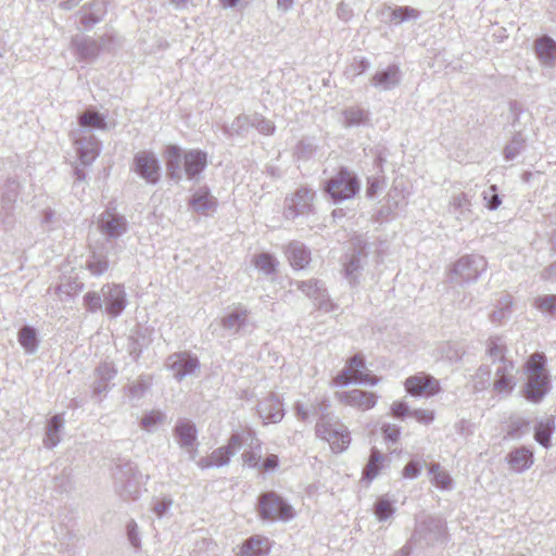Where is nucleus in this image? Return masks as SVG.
I'll list each match as a JSON object with an SVG mask.
<instances>
[{
    "instance_id": "nucleus-1",
    "label": "nucleus",
    "mask_w": 556,
    "mask_h": 556,
    "mask_svg": "<svg viewBox=\"0 0 556 556\" xmlns=\"http://www.w3.org/2000/svg\"><path fill=\"white\" fill-rule=\"evenodd\" d=\"M166 175L168 179L179 182L182 170L186 178L199 182L208 165L207 153L201 149L182 151L178 144H168L164 151Z\"/></svg>"
},
{
    "instance_id": "nucleus-2",
    "label": "nucleus",
    "mask_w": 556,
    "mask_h": 556,
    "mask_svg": "<svg viewBox=\"0 0 556 556\" xmlns=\"http://www.w3.org/2000/svg\"><path fill=\"white\" fill-rule=\"evenodd\" d=\"M324 192L334 203L339 204L354 199L361 190V181L357 175L345 166L324 181Z\"/></svg>"
},
{
    "instance_id": "nucleus-3",
    "label": "nucleus",
    "mask_w": 556,
    "mask_h": 556,
    "mask_svg": "<svg viewBox=\"0 0 556 556\" xmlns=\"http://www.w3.org/2000/svg\"><path fill=\"white\" fill-rule=\"evenodd\" d=\"M316 435L327 441L334 453H342L351 443L348 428L337 420H332L328 414L321 413L315 427Z\"/></svg>"
},
{
    "instance_id": "nucleus-4",
    "label": "nucleus",
    "mask_w": 556,
    "mask_h": 556,
    "mask_svg": "<svg viewBox=\"0 0 556 556\" xmlns=\"http://www.w3.org/2000/svg\"><path fill=\"white\" fill-rule=\"evenodd\" d=\"M257 510L264 520L290 521L295 517L293 507L274 491L264 492L258 496Z\"/></svg>"
},
{
    "instance_id": "nucleus-5",
    "label": "nucleus",
    "mask_w": 556,
    "mask_h": 556,
    "mask_svg": "<svg viewBox=\"0 0 556 556\" xmlns=\"http://www.w3.org/2000/svg\"><path fill=\"white\" fill-rule=\"evenodd\" d=\"M486 260L479 254H467L458 258L452 268V279L459 282L472 283L486 269Z\"/></svg>"
},
{
    "instance_id": "nucleus-6",
    "label": "nucleus",
    "mask_w": 556,
    "mask_h": 556,
    "mask_svg": "<svg viewBox=\"0 0 556 556\" xmlns=\"http://www.w3.org/2000/svg\"><path fill=\"white\" fill-rule=\"evenodd\" d=\"M131 169L148 185H156L161 180V163L154 152L143 150L134 155Z\"/></svg>"
},
{
    "instance_id": "nucleus-7",
    "label": "nucleus",
    "mask_w": 556,
    "mask_h": 556,
    "mask_svg": "<svg viewBox=\"0 0 556 556\" xmlns=\"http://www.w3.org/2000/svg\"><path fill=\"white\" fill-rule=\"evenodd\" d=\"M315 192L301 187L290 197L285 199L283 216L286 219H295L299 216L308 215L313 210Z\"/></svg>"
},
{
    "instance_id": "nucleus-8",
    "label": "nucleus",
    "mask_w": 556,
    "mask_h": 556,
    "mask_svg": "<svg viewBox=\"0 0 556 556\" xmlns=\"http://www.w3.org/2000/svg\"><path fill=\"white\" fill-rule=\"evenodd\" d=\"M104 311L111 318H116L125 311L128 301L124 286L106 283L101 288Z\"/></svg>"
},
{
    "instance_id": "nucleus-9",
    "label": "nucleus",
    "mask_w": 556,
    "mask_h": 556,
    "mask_svg": "<svg viewBox=\"0 0 556 556\" xmlns=\"http://www.w3.org/2000/svg\"><path fill=\"white\" fill-rule=\"evenodd\" d=\"M166 366L174 372V378L180 382L200 368V362L189 352H177L167 357Z\"/></svg>"
},
{
    "instance_id": "nucleus-10",
    "label": "nucleus",
    "mask_w": 556,
    "mask_h": 556,
    "mask_svg": "<svg viewBox=\"0 0 556 556\" xmlns=\"http://www.w3.org/2000/svg\"><path fill=\"white\" fill-rule=\"evenodd\" d=\"M102 42L85 35H76L72 38L71 49L78 62L93 63L101 50Z\"/></svg>"
},
{
    "instance_id": "nucleus-11",
    "label": "nucleus",
    "mask_w": 556,
    "mask_h": 556,
    "mask_svg": "<svg viewBox=\"0 0 556 556\" xmlns=\"http://www.w3.org/2000/svg\"><path fill=\"white\" fill-rule=\"evenodd\" d=\"M445 533V522L440 517L426 516L417 520L415 536L428 545L442 541Z\"/></svg>"
},
{
    "instance_id": "nucleus-12",
    "label": "nucleus",
    "mask_w": 556,
    "mask_h": 556,
    "mask_svg": "<svg viewBox=\"0 0 556 556\" xmlns=\"http://www.w3.org/2000/svg\"><path fill=\"white\" fill-rule=\"evenodd\" d=\"M256 412L264 425L279 424L286 415L283 403L275 392L258 401Z\"/></svg>"
},
{
    "instance_id": "nucleus-13",
    "label": "nucleus",
    "mask_w": 556,
    "mask_h": 556,
    "mask_svg": "<svg viewBox=\"0 0 556 556\" xmlns=\"http://www.w3.org/2000/svg\"><path fill=\"white\" fill-rule=\"evenodd\" d=\"M516 384V367L514 362L504 361L497 364L494 372L493 391L507 396L515 390Z\"/></svg>"
},
{
    "instance_id": "nucleus-14",
    "label": "nucleus",
    "mask_w": 556,
    "mask_h": 556,
    "mask_svg": "<svg viewBox=\"0 0 556 556\" xmlns=\"http://www.w3.org/2000/svg\"><path fill=\"white\" fill-rule=\"evenodd\" d=\"M406 391L414 396H433L441 391L440 381L429 374H418L405 380Z\"/></svg>"
},
{
    "instance_id": "nucleus-15",
    "label": "nucleus",
    "mask_w": 556,
    "mask_h": 556,
    "mask_svg": "<svg viewBox=\"0 0 556 556\" xmlns=\"http://www.w3.org/2000/svg\"><path fill=\"white\" fill-rule=\"evenodd\" d=\"M99 228L109 239H117L128 229L125 216L108 208L99 218Z\"/></svg>"
},
{
    "instance_id": "nucleus-16",
    "label": "nucleus",
    "mask_w": 556,
    "mask_h": 556,
    "mask_svg": "<svg viewBox=\"0 0 556 556\" xmlns=\"http://www.w3.org/2000/svg\"><path fill=\"white\" fill-rule=\"evenodd\" d=\"M340 403L362 410H368L376 406L378 396L372 392L353 389L337 393Z\"/></svg>"
},
{
    "instance_id": "nucleus-17",
    "label": "nucleus",
    "mask_w": 556,
    "mask_h": 556,
    "mask_svg": "<svg viewBox=\"0 0 556 556\" xmlns=\"http://www.w3.org/2000/svg\"><path fill=\"white\" fill-rule=\"evenodd\" d=\"M402 80V72L397 64H389L386 68L378 70L371 77V85L382 91L396 88Z\"/></svg>"
},
{
    "instance_id": "nucleus-18",
    "label": "nucleus",
    "mask_w": 556,
    "mask_h": 556,
    "mask_svg": "<svg viewBox=\"0 0 556 556\" xmlns=\"http://www.w3.org/2000/svg\"><path fill=\"white\" fill-rule=\"evenodd\" d=\"M551 390L549 375L527 378L522 394L531 403H540Z\"/></svg>"
},
{
    "instance_id": "nucleus-19",
    "label": "nucleus",
    "mask_w": 556,
    "mask_h": 556,
    "mask_svg": "<svg viewBox=\"0 0 556 556\" xmlns=\"http://www.w3.org/2000/svg\"><path fill=\"white\" fill-rule=\"evenodd\" d=\"M367 257L366 244L354 247L345 254L344 275L351 285L357 282L358 274L363 269L362 261Z\"/></svg>"
},
{
    "instance_id": "nucleus-20",
    "label": "nucleus",
    "mask_w": 556,
    "mask_h": 556,
    "mask_svg": "<svg viewBox=\"0 0 556 556\" xmlns=\"http://www.w3.org/2000/svg\"><path fill=\"white\" fill-rule=\"evenodd\" d=\"M420 15L421 12L419 10L408 5L395 8L386 5L380 11L381 20L394 25H400L412 20H418Z\"/></svg>"
},
{
    "instance_id": "nucleus-21",
    "label": "nucleus",
    "mask_w": 556,
    "mask_h": 556,
    "mask_svg": "<svg viewBox=\"0 0 556 556\" xmlns=\"http://www.w3.org/2000/svg\"><path fill=\"white\" fill-rule=\"evenodd\" d=\"M105 14V3L100 0H93L83 5L78 11L80 24L87 28H91L96 24L100 23Z\"/></svg>"
},
{
    "instance_id": "nucleus-22",
    "label": "nucleus",
    "mask_w": 556,
    "mask_h": 556,
    "mask_svg": "<svg viewBox=\"0 0 556 556\" xmlns=\"http://www.w3.org/2000/svg\"><path fill=\"white\" fill-rule=\"evenodd\" d=\"M506 462L511 471L522 473L533 465V452L526 446L516 447L506 455Z\"/></svg>"
},
{
    "instance_id": "nucleus-23",
    "label": "nucleus",
    "mask_w": 556,
    "mask_h": 556,
    "mask_svg": "<svg viewBox=\"0 0 556 556\" xmlns=\"http://www.w3.org/2000/svg\"><path fill=\"white\" fill-rule=\"evenodd\" d=\"M295 285L306 296L316 301L319 308L327 309L329 298L323 281L318 279H309L296 281Z\"/></svg>"
},
{
    "instance_id": "nucleus-24",
    "label": "nucleus",
    "mask_w": 556,
    "mask_h": 556,
    "mask_svg": "<svg viewBox=\"0 0 556 556\" xmlns=\"http://www.w3.org/2000/svg\"><path fill=\"white\" fill-rule=\"evenodd\" d=\"M285 254L294 269H303L311 262V251L300 241L290 242L285 251Z\"/></svg>"
},
{
    "instance_id": "nucleus-25",
    "label": "nucleus",
    "mask_w": 556,
    "mask_h": 556,
    "mask_svg": "<svg viewBox=\"0 0 556 556\" xmlns=\"http://www.w3.org/2000/svg\"><path fill=\"white\" fill-rule=\"evenodd\" d=\"M116 369L112 364L102 363L96 368V380L92 384L94 395H101L110 389V381L116 377Z\"/></svg>"
},
{
    "instance_id": "nucleus-26",
    "label": "nucleus",
    "mask_w": 556,
    "mask_h": 556,
    "mask_svg": "<svg viewBox=\"0 0 556 556\" xmlns=\"http://www.w3.org/2000/svg\"><path fill=\"white\" fill-rule=\"evenodd\" d=\"M270 552V541L262 535H252L241 545V556H265Z\"/></svg>"
},
{
    "instance_id": "nucleus-27",
    "label": "nucleus",
    "mask_w": 556,
    "mask_h": 556,
    "mask_svg": "<svg viewBox=\"0 0 556 556\" xmlns=\"http://www.w3.org/2000/svg\"><path fill=\"white\" fill-rule=\"evenodd\" d=\"M197 428L190 420H179L174 428V434L182 448L192 447L197 441Z\"/></svg>"
},
{
    "instance_id": "nucleus-28",
    "label": "nucleus",
    "mask_w": 556,
    "mask_h": 556,
    "mask_svg": "<svg viewBox=\"0 0 556 556\" xmlns=\"http://www.w3.org/2000/svg\"><path fill=\"white\" fill-rule=\"evenodd\" d=\"M369 119L370 112L358 105L349 106L342 111V125L345 128L365 126Z\"/></svg>"
},
{
    "instance_id": "nucleus-29",
    "label": "nucleus",
    "mask_w": 556,
    "mask_h": 556,
    "mask_svg": "<svg viewBox=\"0 0 556 556\" xmlns=\"http://www.w3.org/2000/svg\"><path fill=\"white\" fill-rule=\"evenodd\" d=\"M189 204L193 211L206 213L208 210L216 207L217 200L211 194L207 187H200L192 193Z\"/></svg>"
},
{
    "instance_id": "nucleus-30",
    "label": "nucleus",
    "mask_w": 556,
    "mask_h": 556,
    "mask_svg": "<svg viewBox=\"0 0 556 556\" xmlns=\"http://www.w3.org/2000/svg\"><path fill=\"white\" fill-rule=\"evenodd\" d=\"M514 299L510 294H503L496 302L495 308L490 313L489 319L492 324L502 325L513 314Z\"/></svg>"
},
{
    "instance_id": "nucleus-31",
    "label": "nucleus",
    "mask_w": 556,
    "mask_h": 556,
    "mask_svg": "<svg viewBox=\"0 0 556 556\" xmlns=\"http://www.w3.org/2000/svg\"><path fill=\"white\" fill-rule=\"evenodd\" d=\"M450 212L458 220L472 218L471 200L465 192L454 194L450 200Z\"/></svg>"
},
{
    "instance_id": "nucleus-32",
    "label": "nucleus",
    "mask_w": 556,
    "mask_h": 556,
    "mask_svg": "<svg viewBox=\"0 0 556 556\" xmlns=\"http://www.w3.org/2000/svg\"><path fill=\"white\" fill-rule=\"evenodd\" d=\"M101 152V142L94 138L81 139L78 142L77 153L79 161L84 165H90Z\"/></svg>"
},
{
    "instance_id": "nucleus-33",
    "label": "nucleus",
    "mask_w": 556,
    "mask_h": 556,
    "mask_svg": "<svg viewBox=\"0 0 556 556\" xmlns=\"http://www.w3.org/2000/svg\"><path fill=\"white\" fill-rule=\"evenodd\" d=\"M555 417L549 416L539 420L534 426V440L545 448L552 445V437L555 432Z\"/></svg>"
},
{
    "instance_id": "nucleus-34",
    "label": "nucleus",
    "mask_w": 556,
    "mask_h": 556,
    "mask_svg": "<svg viewBox=\"0 0 556 556\" xmlns=\"http://www.w3.org/2000/svg\"><path fill=\"white\" fill-rule=\"evenodd\" d=\"M535 52L538 58L547 66H553L556 61V41L544 35L535 41Z\"/></svg>"
},
{
    "instance_id": "nucleus-35",
    "label": "nucleus",
    "mask_w": 556,
    "mask_h": 556,
    "mask_svg": "<svg viewBox=\"0 0 556 556\" xmlns=\"http://www.w3.org/2000/svg\"><path fill=\"white\" fill-rule=\"evenodd\" d=\"M78 124L85 129L105 130L108 128L106 116L94 108H89L79 114Z\"/></svg>"
},
{
    "instance_id": "nucleus-36",
    "label": "nucleus",
    "mask_w": 556,
    "mask_h": 556,
    "mask_svg": "<svg viewBox=\"0 0 556 556\" xmlns=\"http://www.w3.org/2000/svg\"><path fill=\"white\" fill-rule=\"evenodd\" d=\"M248 323V311L242 307L235 308L222 318V326L231 333L239 332Z\"/></svg>"
},
{
    "instance_id": "nucleus-37",
    "label": "nucleus",
    "mask_w": 556,
    "mask_h": 556,
    "mask_svg": "<svg viewBox=\"0 0 556 556\" xmlns=\"http://www.w3.org/2000/svg\"><path fill=\"white\" fill-rule=\"evenodd\" d=\"M17 341L27 354H34L39 346L36 328L29 325L21 327L17 332Z\"/></svg>"
},
{
    "instance_id": "nucleus-38",
    "label": "nucleus",
    "mask_w": 556,
    "mask_h": 556,
    "mask_svg": "<svg viewBox=\"0 0 556 556\" xmlns=\"http://www.w3.org/2000/svg\"><path fill=\"white\" fill-rule=\"evenodd\" d=\"M142 475L116 483L115 488L119 496L125 501H136L140 496Z\"/></svg>"
},
{
    "instance_id": "nucleus-39",
    "label": "nucleus",
    "mask_w": 556,
    "mask_h": 556,
    "mask_svg": "<svg viewBox=\"0 0 556 556\" xmlns=\"http://www.w3.org/2000/svg\"><path fill=\"white\" fill-rule=\"evenodd\" d=\"M20 194V184L12 179L8 180L1 197V208L7 216L13 213L14 204Z\"/></svg>"
},
{
    "instance_id": "nucleus-40",
    "label": "nucleus",
    "mask_w": 556,
    "mask_h": 556,
    "mask_svg": "<svg viewBox=\"0 0 556 556\" xmlns=\"http://www.w3.org/2000/svg\"><path fill=\"white\" fill-rule=\"evenodd\" d=\"M384 455L377 448L370 450L368 463L363 469V479L372 481L380 472L383 466Z\"/></svg>"
},
{
    "instance_id": "nucleus-41",
    "label": "nucleus",
    "mask_w": 556,
    "mask_h": 556,
    "mask_svg": "<svg viewBox=\"0 0 556 556\" xmlns=\"http://www.w3.org/2000/svg\"><path fill=\"white\" fill-rule=\"evenodd\" d=\"M527 138L521 130H516L511 139L503 149V156L506 161H514L526 148Z\"/></svg>"
},
{
    "instance_id": "nucleus-42",
    "label": "nucleus",
    "mask_w": 556,
    "mask_h": 556,
    "mask_svg": "<svg viewBox=\"0 0 556 556\" xmlns=\"http://www.w3.org/2000/svg\"><path fill=\"white\" fill-rule=\"evenodd\" d=\"M64 426V419L61 414L52 416L47 424L45 445L48 448L56 446L60 442L59 432Z\"/></svg>"
},
{
    "instance_id": "nucleus-43",
    "label": "nucleus",
    "mask_w": 556,
    "mask_h": 556,
    "mask_svg": "<svg viewBox=\"0 0 556 556\" xmlns=\"http://www.w3.org/2000/svg\"><path fill=\"white\" fill-rule=\"evenodd\" d=\"M507 346L501 337H490L486 341V355L493 361L498 363L509 361L506 357Z\"/></svg>"
},
{
    "instance_id": "nucleus-44",
    "label": "nucleus",
    "mask_w": 556,
    "mask_h": 556,
    "mask_svg": "<svg viewBox=\"0 0 556 556\" xmlns=\"http://www.w3.org/2000/svg\"><path fill=\"white\" fill-rule=\"evenodd\" d=\"M546 358L542 353H534L530 355L525 365V372L527 374V378L539 377L543 375H548L545 369Z\"/></svg>"
},
{
    "instance_id": "nucleus-45",
    "label": "nucleus",
    "mask_w": 556,
    "mask_h": 556,
    "mask_svg": "<svg viewBox=\"0 0 556 556\" xmlns=\"http://www.w3.org/2000/svg\"><path fill=\"white\" fill-rule=\"evenodd\" d=\"M86 267L91 275L99 277L106 273L110 262L104 253L93 251L86 262Z\"/></svg>"
},
{
    "instance_id": "nucleus-46",
    "label": "nucleus",
    "mask_w": 556,
    "mask_h": 556,
    "mask_svg": "<svg viewBox=\"0 0 556 556\" xmlns=\"http://www.w3.org/2000/svg\"><path fill=\"white\" fill-rule=\"evenodd\" d=\"M251 125V115L237 116L229 126L224 127V132L229 136H245Z\"/></svg>"
},
{
    "instance_id": "nucleus-47",
    "label": "nucleus",
    "mask_w": 556,
    "mask_h": 556,
    "mask_svg": "<svg viewBox=\"0 0 556 556\" xmlns=\"http://www.w3.org/2000/svg\"><path fill=\"white\" fill-rule=\"evenodd\" d=\"M530 420L521 417H511L507 425V437L519 440L530 430Z\"/></svg>"
},
{
    "instance_id": "nucleus-48",
    "label": "nucleus",
    "mask_w": 556,
    "mask_h": 556,
    "mask_svg": "<svg viewBox=\"0 0 556 556\" xmlns=\"http://www.w3.org/2000/svg\"><path fill=\"white\" fill-rule=\"evenodd\" d=\"M395 513L393 502L387 496H379L374 504V514L379 521L388 520Z\"/></svg>"
},
{
    "instance_id": "nucleus-49",
    "label": "nucleus",
    "mask_w": 556,
    "mask_h": 556,
    "mask_svg": "<svg viewBox=\"0 0 556 556\" xmlns=\"http://www.w3.org/2000/svg\"><path fill=\"white\" fill-rule=\"evenodd\" d=\"M255 267L263 271L265 275H271L276 271L278 266L277 258L267 252H262L254 257Z\"/></svg>"
},
{
    "instance_id": "nucleus-50",
    "label": "nucleus",
    "mask_w": 556,
    "mask_h": 556,
    "mask_svg": "<svg viewBox=\"0 0 556 556\" xmlns=\"http://www.w3.org/2000/svg\"><path fill=\"white\" fill-rule=\"evenodd\" d=\"M429 473L432 476V481L435 486L441 490H450L453 484V480L448 472L441 470L438 463H431L429 466Z\"/></svg>"
},
{
    "instance_id": "nucleus-51",
    "label": "nucleus",
    "mask_w": 556,
    "mask_h": 556,
    "mask_svg": "<svg viewBox=\"0 0 556 556\" xmlns=\"http://www.w3.org/2000/svg\"><path fill=\"white\" fill-rule=\"evenodd\" d=\"M533 306L545 315L556 317V294L536 296Z\"/></svg>"
},
{
    "instance_id": "nucleus-52",
    "label": "nucleus",
    "mask_w": 556,
    "mask_h": 556,
    "mask_svg": "<svg viewBox=\"0 0 556 556\" xmlns=\"http://www.w3.org/2000/svg\"><path fill=\"white\" fill-rule=\"evenodd\" d=\"M139 475L141 473L139 472L136 464L128 460L122 462L117 464L114 472L115 484L124 481V479L128 480Z\"/></svg>"
},
{
    "instance_id": "nucleus-53",
    "label": "nucleus",
    "mask_w": 556,
    "mask_h": 556,
    "mask_svg": "<svg viewBox=\"0 0 556 556\" xmlns=\"http://www.w3.org/2000/svg\"><path fill=\"white\" fill-rule=\"evenodd\" d=\"M482 198L485 203V207L490 211L497 210L502 204V199L498 194L496 185H491L485 190H483Z\"/></svg>"
},
{
    "instance_id": "nucleus-54",
    "label": "nucleus",
    "mask_w": 556,
    "mask_h": 556,
    "mask_svg": "<svg viewBox=\"0 0 556 556\" xmlns=\"http://www.w3.org/2000/svg\"><path fill=\"white\" fill-rule=\"evenodd\" d=\"M251 125L253 128L257 129L260 134L265 136L274 135L276 129V126L271 121L260 114L251 115Z\"/></svg>"
},
{
    "instance_id": "nucleus-55",
    "label": "nucleus",
    "mask_w": 556,
    "mask_h": 556,
    "mask_svg": "<svg viewBox=\"0 0 556 556\" xmlns=\"http://www.w3.org/2000/svg\"><path fill=\"white\" fill-rule=\"evenodd\" d=\"M241 459L244 466L249 468H258L262 459V446H253L244 451L241 455Z\"/></svg>"
},
{
    "instance_id": "nucleus-56",
    "label": "nucleus",
    "mask_w": 556,
    "mask_h": 556,
    "mask_svg": "<svg viewBox=\"0 0 556 556\" xmlns=\"http://www.w3.org/2000/svg\"><path fill=\"white\" fill-rule=\"evenodd\" d=\"M83 301L85 307L90 313H96L103 306V296L101 292L89 291L84 295Z\"/></svg>"
},
{
    "instance_id": "nucleus-57",
    "label": "nucleus",
    "mask_w": 556,
    "mask_h": 556,
    "mask_svg": "<svg viewBox=\"0 0 556 556\" xmlns=\"http://www.w3.org/2000/svg\"><path fill=\"white\" fill-rule=\"evenodd\" d=\"M228 450L229 447L220 446L211 453V459L214 467H223L229 464L233 455L232 452H229Z\"/></svg>"
},
{
    "instance_id": "nucleus-58",
    "label": "nucleus",
    "mask_w": 556,
    "mask_h": 556,
    "mask_svg": "<svg viewBox=\"0 0 556 556\" xmlns=\"http://www.w3.org/2000/svg\"><path fill=\"white\" fill-rule=\"evenodd\" d=\"M366 369V364L364 356L362 354H355L351 358H349L346 366L344 368L345 375H355L362 370Z\"/></svg>"
},
{
    "instance_id": "nucleus-59",
    "label": "nucleus",
    "mask_w": 556,
    "mask_h": 556,
    "mask_svg": "<svg viewBox=\"0 0 556 556\" xmlns=\"http://www.w3.org/2000/svg\"><path fill=\"white\" fill-rule=\"evenodd\" d=\"M150 388V382L144 379H139L135 383L128 387V394L130 397L139 400L143 397L148 389Z\"/></svg>"
},
{
    "instance_id": "nucleus-60",
    "label": "nucleus",
    "mask_w": 556,
    "mask_h": 556,
    "mask_svg": "<svg viewBox=\"0 0 556 556\" xmlns=\"http://www.w3.org/2000/svg\"><path fill=\"white\" fill-rule=\"evenodd\" d=\"M381 432L386 441L395 443L400 438L401 428L394 424H383Z\"/></svg>"
},
{
    "instance_id": "nucleus-61",
    "label": "nucleus",
    "mask_w": 556,
    "mask_h": 556,
    "mask_svg": "<svg viewBox=\"0 0 556 556\" xmlns=\"http://www.w3.org/2000/svg\"><path fill=\"white\" fill-rule=\"evenodd\" d=\"M240 433L242 435V442H243L244 446H248L249 448L253 447V446H256V448L262 446L263 443L256 437V432L253 429L247 428V429L240 431Z\"/></svg>"
},
{
    "instance_id": "nucleus-62",
    "label": "nucleus",
    "mask_w": 556,
    "mask_h": 556,
    "mask_svg": "<svg viewBox=\"0 0 556 556\" xmlns=\"http://www.w3.org/2000/svg\"><path fill=\"white\" fill-rule=\"evenodd\" d=\"M410 413L408 404L404 401L394 402L391 406V414L394 418L403 419L407 416L410 417Z\"/></svg>"
},
{
    "instance_id": "nucleus-63",
    "label": "nucleus",
    "mask_w": 556,
    "mask_h": 556,
    "mask_svg": "<svg viewBox=\"0 0 556 556\" xmlns=\"http://www.w3.org/2000/svg\"><path fill=\"white\" fill-rule=\"evenodd\" d=\"M410 417L415 418L418 422L429 425L434 420V412L430 409H413Z\"/></svg>"
},
{
    "instance_id": "nucleus-64",
    "label": "nucleus",
    "mask_w": 556,
    "mask_h": 556,
    "mask_svg": "<svg viewBox=\"0 0 556 556\" xmlns=\"http://www.w3.org/2000/svg\"><path fill=\"white\" fill-rule=\"evenodd\" d=\"M164 418V415L161 412L157 410H151L150 413H147L142 419H141V426L144 429H149L159 422H161Z\"/></svg>"
}]
</instances>
